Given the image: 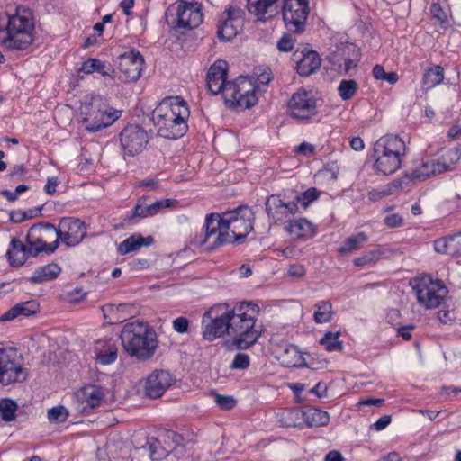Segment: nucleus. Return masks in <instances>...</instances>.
Here are the masks:
<instances>
[{
	"instance_id": "obj_7",
	"label": "nucleus",
	"mask_w": 461,
	"mask_h": 461,
	"mask_svg": "<svg viewBox=\"0 0 461 461\" xmlns=\"http://www.w3.org/2000/svg\"><path fill=\"white\" fill-rule=\"evenodd\" d=\"M225 104L235 110H244L254 106L258 98L255 95V84L246 77H239L228 82L223 89Z\"/></svg>"
},
{
	"instance_id": "obj_38",
	"label": "nucleus",
	"mask_w": 461,
	"mask_h": 461,
	"mask_svg": "<svg viewBox=\"0 0 461 461\" xmlns=\"http://www.w3.org/2000/svg\"><path fill=\"white\" fill-rule=\"evenodd\" d=\"M444 80L443 68L439 65L429 68L423 76L422 84L427 88H432Z\"/></svg>"
},
{
	"instance_id": "obj_23",
	"label": "nucleus",
	"mask_w": 461,
	"mask_h": 461,
	"mask_svg": "<svg viewBox=\"0 0 461 461\" xmlns=\"http://www.w3.org/2000/svg\"><path fill=\"white\" fill-rule=\"evenodd\" d=\"M450 166L440 159H430L422 162L420 167L414 169L411 173L406 174L405 176L412 181L421 182L431 176L439 175L448 170Z\"/></svg>"
},
{
	"instance_id": "obj_44",
	"label": "nucleus",
	"mask_w": 461,
	"mask_h": 461,
	"mask_svg": "<svg viewBox=\"0 0 461 461\" xmlns=\"http://www.w3.org/2000/svg\"><path fill=\"white\" fill-rule=\"evenodd\" d=\"M400 186L398 183H392L378 189H373L367 193L371 201H378L385 196L391 195Z\"/></svg>"
},
{
	"instance_id": "obj_29",
	"label": "nucleus",
	"mask_w": 461,
	"mask_h": 461,
	"mask_svg": "<svg viewBox=\"0 0 461 461\" xmlns=\"http://www.w3.org/2000/svg\"><path fill=\"white\" fill-rule=\"evenodd\" d=\"M285 230L294 239H308L315 232L313 224L305 218L286 221Z\"/></svg>"
},
{
	"instance_id": "obj_41",
	"label": "nucleus",
	"mask_w": 461,
	"mask_h": 461,
	"mask_svg": "<svg viewBox=\"0 0 461 461\" xmlns=\"http://www.w3.org/2000/svg\"><path fill=\"white\" fill-rule=\"evenodd\" d=\"M142 241L143 240L141 235L134 234L119 244L118 251L121 255H125L131 251H135L141 248Z\"/></svg>"
},
{
	"instance_id": "obj_15",
	"label": "nucleus",
	"mask_w": 461,
	"mask_h": 461,
	"mask_svg": "<svg viewBox=\"0 0 461 461\" xmlns=\"http://www.w3.org/2000/svg\"><path fill=\"white\" fill-rule=\"evenodd\" d=\"M288 109L293 118L303 121L310 120L317 113L316 99L311 92L299 89L291 96Z\"/></svg>"
},
{
	"instance_id": "obj_61",
	"label": "nucleus",
	"mask_w": 461,
	"mask_h": 461,
	"mask_svg": "<svg viewBox=\"0 0 461 461\" xmlns=\"http://www.w3.org/2000/svg\"><path fill=\"white\" fill-rule=\"evenodd\" d=\"M288 275L293 277H302L305 275V268L303 265L293 264L288 268Z\"/></svg>"
},
{
	"instance_id": "obj_1",
	"label": "nucleus",
	"mask_w": 461,
	"mask_h": 461,
	"mask_svg": "<svg viewBox=\"0 0 461 461\" xmlns=\"http://www.w3.org/2000/svg\"><path fill=\"white\" fill-rule=\"evenodd\" d=\"M254 219V212L248 206H240L222 215L209 213L201 233L191 243L208 251L226 244L241 243L252 231Z\"/></svg>"
},
{
	"instance_id": "obj_6",
	"label": "nucleus",
	"mask_w": 461,
	"mask_h": 461,
	"mask_svg": "<svg viewBox=\"0 0 461 461\" xmlns=\"http://www.w3.org/2000/svg\"><path fill=\"white\" fill-rule=\"evenodd\" d=\"M33 23L29 15L17 14L9 16L5 28L0 29V41L9 50H25L33 41Z\"/></svg>"
},
{
	"instance_id": "obj_49",
	"label": "nucleus",
	"mask_w": 461,
	"mask_h": 461,
	"mask_svg": "<svg viewBox=\"0 0 461 461\" xmlns=\"http://www.w3.org/2000/svg\"><path fill=\"white\" fill-rule=\"evenodd\" d=\"M372 73L375 79L384 80L390 84H395L399 79L397 73H395V72L387 73V72H385L384 68L381 65H375L373 68Z\"/></svg>"
},
{
	"instance_id": "obj_13",
	"label": "nucleus",
	"mask_w": 461,
	"mask_h": 461,
	"mask_svg": "<svg viewBox=\"0 0 461 461\" xmlns=\"http://www.w3.org/2000/svg\"><path fill=\"white\" fill-rule=\"evenodd\" d=\"M309 11V0H284L282 12L286 29L295 33L303 32Z\"/></svg>"
},
{
	"instance_id": "obj_47",
	"label": "nucleus",
	"mask_w": 461,
	"mask_h": 461,
	"mask_svg": "<svg viewBox=\"0 0 461 461\" xmlns=\"http://www.w3.org/2000/svg\"><path fill=\"white\" fill-rule=\"evenodd\" d=\"M319 196L317 189L311 187L303 193L297 194L294 198L295 203L301 204L303 208H307Z\"/></svg>"
},
{
	"instance_id": "obj_24",
	"label": "nucleus",
	"mask_w": 461,
	"mask_h": 461,
	"mask_svg": "<svg viewBox=\"0 0 461 461\" xmlns=\"http://www.w3.org/2000/svg\"><path fill=\"white\" fill-rule=\"evenodd\" d=\"M118 117L117 112L107 113L98 108L90 112L84 118L83 123L88 131L95 132L113 124Z\"/></svg>"
},
{
	"instance_id": "obj_18",
	"label": "nucleus",
	"mask_w": 461,
	"mask_h": 461,
	"mask_svg": "<svg viewBox=\"0 0 461 461\" xmlns=\"http://www.w3.org/2000/svg\"><path fill=\"white\" fill-rule=\"evenodd\" d=\"M172 376L166 370H155L146 379L145 395L150 399L161 397L172 384Z\"/></svg>"
},
{
	"instance_id": "obj_22",
	"label": "nucleus",
	"mask_w": 461,
	"mask_h": 461,
	"mask_svg": "<svg viewBox=\"0 0 461 461\" xmlns=\"http://www.w3.org/2000/svg\"><path fill=\"white\" fill-rule=\"evenodd\" d=\"M227 68L228 65L224 60H216L209 68L207 73V86L209 91L217 95L219 93L223 94V89L228 84L227 78Z\"/></svg>"
},
{
	"instance_id": "obj_45",
	"label": "nucleus",
	"mask_w": 461,
	"mask_h": 461,
	"mask_svg": "<svg viewBox=\"0 0 461 461\" xmlns=\"http://www.w3.org/2000/svg\"><path fill=\"white\" fill-rule=\"evenodd\" d=\"M339 333L326 332L321 339L320 343L325 347L328 351H340L342 343L339 340Z\"/></svg>"
},
{
	"instance_id": "obj_42",
	"label": "nucleus",
	"mask_w": 461,
	"mask_h": 461,
	"mask_svg": "<svg viewBox=\"0 0 461 461\" xmlns=\"http://www.w3.org/2000/svg\"><path fill=\"white\" fill-rule=\"evenodd\" d=\"M343 53L345 54L348 52V54H351V57H348L344 59V70L347 74H349V72L354 69L359 60H360V54L359 50L354 46V45H348L346 46L342 50Z\"/></svg>"
},
{
	"instance_id": "obj_16",
	"label": "nucleus",
	"mask_w": 461,
	"mask_h": 461,
	"mask_svg": "<svg viewBox=\"0 0 461 461\" xmlns=\"http://www.w3.org/2000/svg\"><path fill=\"white\" fill-rule=\"evenodd\" d=\"M149 142V135L139 125H128L120 134V143L126 155L140 153Z\"/></svg>"
},
{
	"instance_id": "obj_14",
	"label": "nucleus",
	"mask_w": 461,
	"mask_h": 461,
	"mask_svg": "<svg viewBox=\"0 0 461 461\" xmlns=\"http://www.w3.org/2000/svg\"><path fill=\"white\" fill-rule=\"evenodd\" d=\"M144 59L136 50H130L119 56L118 78L125 83L138 80L141 75Z\"/></svg>"
},
{
	"instance_id": "obj_36",
	"label": "nucleus",
	"mask_w": 461,
	"mask_h": 461,
	"mask_svg": "<svg viewBox=\"0 0 461 461\" xmlns=\"http://www.w3.org/2000/svg\"><path fill=\"white\" fill-rule=\"evenodd\" d=\"M279 421L285 427H299L303 423V411L285 409L279 413Z\"/></svg>"
},
{
	"instance_id": "obj_34",
	"label": "nucleus",
	"mask_w": 461,
	"mask_h": 461,
	"mask_svg": "<svg viewBox=\"0 0 461 461\" xmlns=\"http://www.w3.org/2000/svg\"><path fill=\"white\" fill-rule=\"evenodd\" d=\"M330 416L327 411L315 407H307L303 410V422L308 427L324 426L329 422Z\"/></svg>"
},
{
	"instance_id": "obj_56",
	"label": "nucleus",
	"mask_w": 461,
	"mask_h": 461,
	"mask_svg": "<svg viewBox=\"0 0 461 461\" xmlns=\"http://www.w3.org/2000/svg\"><path fill=\"white\" fill-rule=\"evenodd\" d=\"M294 39L288 33L283 35V37L277 42V48L280 51L288 52L294 49Z\"/></svg>"
},
{
	"instance_id": "obj_17",
	"label": "nucleus",
	"mask_w": 461,
	"mask_h": 461,
	"mask_svg": "<svg viewBox=\"0 0 461 461\" xmlns=\"http://www.w3.org/2000/svg\"><path fill=\"white\" fill-rule=\"evenodd\" d=\"M86 234L85 223L79 219L62 218L58 227V240L68 247L78 245Z\"/></svg>"
},
{
	"instance_id": "obj_8",
	"label": "nucleus",
	"mask_w": 461,
	"mask_h": 461,
	"mask_svg": "<svg viewBox=\"0 0 461 461\" xmlns=\"http://www.w3.org/2000/svg\"><path fill=\"white\" fill-rule=\"evenodd\" d=\"M417 300L427 309L441 305L447 294V288L440 280H433L429 276H422L411 281Z\"/></svg>"
},
{
	"instance_id": "obj_33",
	"label": "nucleus",
	"mask_w": 461,
	"mask_h": 461,
	"mask_svg": "<svg viewBox=\"0 0 461 461\" xmlns=\"http://www.w3.org/2000/svg\"><path fill=\"white\" fill-rule=\"evenodd\" d=\"M60 272L61 268L59 265L50 263L38 267L30 277V281L33 284H42L57 278Z\"/></svg>"
},
{
	"instance_id": "obj_20",
	"label": "nucleus",
	"mask_w": 461,
	"mask_h": 461,
	"mask_svg": "<svg viewBox=\"0 0 461 461\" xmlns=\"http://www.w3.org/2000/svg\"><path fill=\"white\" fill-rule=\"evenodd\" d=\"M298 211L295 202L285 203L279 195H270L266 202V212L275 222L285 221Z\"/></svg>"
},
{
	"instance_id": "obj_25",
	"label": "nucleus",
	"mask_w": 461,
	"mask_h": 461,
	"mask_svg": "<svg viewBox=\"0 0 461 461\" xmlns=\"http://www.w3.org/2000/svg\"><path fill=\"white\" fill-rule=\"evenodd\" d=\"M94 352L95 360L101 365L113 363L118 355L116 341L113 339H102L95 342Z\"/></svg>"
},
{
	"instance_id": "obj_26",
	"label": "nucleus",
	"mask_w": 461,
	"mask_h": 461,
	"mask_svg": "<svg viewBox=\"0 0 461 461\" xmlns=\"http://www.w3.org/2000/svg\"><path fill=\"white\" fill-rule=\"evenodd\" d=\"M76 397L82 404L83 410L94 409L99 406L104 400V392L101 386L86 384L76 393Z\"/></svg>"
},
{
	"instance_id": "obj_57",
	"label": "nucleus",
	"mask_w": 461,
	"mask_h": 461,
	"mask_svg": "<svg viewBox=\"0 0 461 461\" xmlns=\"http://www.w3.org/2000/svg\"><path fill=\"white\" fill-rule=\"evenodd\" d=\"M147 445L149 449L151 459L152 460H161L162 458L155 457V456L157 455L156 452H158V450H159L160 447H163V444H162L161 440H159V438L158 436L149 438L147 441Z\"/></svg>"
},
{
	"instance_id": "obj_9",
	"label": "nucleus",
	"mask_w": 461,
	"mask_h": 461,
	"mask_svg": "<svg viewBox=\"0 0 461 461\" xmlns=\"http://www.w3.org/2000/svg\"><path fill=\"white\" fill-rule=\"evenodd\" d=\"M26 243L32 249V257L41 252L53 253L59 246L58 228L51 223L33 224L28 230Z\"/></svg>"
},
{
	"instance_id": "obj_19",
	"label": "nucleus",
	"mask_w": 461,
	"mask_h": 461,
	"mask_svg": "<svg viewBox=\"0 0 461 461\" xmlns=\"http://www.w3.org/2000/svg\"><path fill=\"white\" fill-rule=\"evenodd\" d=\"M292 59L295 63V68L301 77H308L313 74L320 68L321 63L320 55L316 51L307 49L295 50L293 53Z\"/></svg>"
},
{
	"instance_id": "obj_5",
	"label": "nucleus",
	"mask_w": 461,
	"mask_h": 461,
	"mask_svg": "<svg viewBox=\"0 0 461 461\" xmlns=\"http://www.w3.org/2000/svg\"><path fill=\"white\" fill-rule=\"evenodd\" d=\"M405 154V142L398 135L383 136L374 145V168L383 175H392L401 167Z\"/></svg>"
},
{
	"instance_id": "obj_4",
	"label": "nucleus",
	"mask_w": 461,
	"mask_h": 461,
	"mask_svg": "<svg viewBox=\"0 0 461 461\" xmlns=\"http://www.w3.org/2000/svg\"><path fill=\"white\" fill-rule=\"evenodd\" d=\"M121 340L124 351L139 360L149 359L158 348L155 330L143 321H131L123 325Z\"/></svg>"
},
{
	"instance_id": "obj_39",
	"label": "nucleus",
	"mask_w": 461,
	"mask_h": 461,
	"mask_svg": "<svg viewBox=\"0 0 461 461\" xmlns=\"http://www.w3.org/2000/svg\"><path fill=\"white\" fill-rule=\"evenodd\" d=\"M367 240V235L364 232H358L356 235L348 237L339 248L340 253H353L358 250Z\"/></svg>"
},
{
	"instance_id": "obj_12",
	"label": "nucleus",
	"mask_w": 461,
	"mask_h": 461,
	"mask_svg": "<svg viewBox=\"0 0 461 461\" xmlns=\"http://www.w3.org/2000/svg\"><path fill=\"white\" fill-rule=\"evenodd\" d=\"M27 375L17 351L14 348H0V384L7 385L22 383Z\"/></svg>"
},
{
	"instance_id": "obj_55",
	"label": "nucleus",
	"mask_w": 461,
	"mask_h": 461,
	"mask_svg": "<svg viewBox=\"0 0 461 461\" xmlns=\"http://www.w3.org/2000/svg\"><path fill=\"white\" fill-rule=\"evenodd\" d=\"M98 66H100V59H88L82 63L78 72H82L84 74H91L93 72H96Z\"/></svg>"
},
{
	"instance_id": "obj_3",
	"label": "nucleus",
	"mask_w": 461,
	"mask_h": 461,
	"mask_svg": "<svg viewBox=\"0 0 461 461\" xmlns=\"http://www.w3.org/2000/svg\"><path fill=\"white\" fill-rule=\"evenodd\" d=\"M259 307L253 303L242 302L230 311L229 336L233 338V345L240 350L253 346L260 332L255 329L256 317Z\"/></svg>"
},
{
	"instance_id": "obj_31",
	"label": "nucleus",
	"mask_w": 461,
	"mask_h": 461,
	"mask_svg": "<svg viewBox=\"0 0 461 461\" xmlns=\"http://www.w3.org/2000/svg\"><path fill=\"white\" fill-rule=\"evenodd\" d=\"M39 307L38 303L34 300L16 303L1 316L0 321H13L20 316L34 315L39 312Z\"/></svg>"
},
{
	"instance_id": "obj_63",
	"label": "nucleus",
	"mask_w": 461,
	"mask_h": 461,
	"mask_svg": "<svg viewBox=\"0 0 461 461\" xmlns=\"http://www.w3.org/2000/svg\"><path fill=\"white\" fill-rule=\"evenodd\" d=\"M59 184L58 177H49L44 186V190L48 194H53L56 192V187Z\"/></svg>"
},
{
	"instance_id": "obj_50",
	"label": "nucleus",
	"mask_w": 461,
	"mask_h": 461,
	"mask_svg": "<svg viewBox=\"0 0 461 461\" xmlns=\"http://www.w3.org/2000/svg\"><path fill=\"white\" fill-rule=\"evenodd\" d=\"M68 411L64 406H57L48 411V419L50 422L62 423L67 420Z\"/></svg>"
},
{
	"instance_id": "obj_28",
	"label": "nucleus",
	"mask_w": 461,
	"mask_h": 461,
	"mask_svg": "<svg viewBox=\"0 0 461 461\" xmlns=\"http://www.w3.org/2000/svg\"><path fill=\"white\" fill-rule=\"evenodd\" d=\"M278 0H248V11L260 21L273 17L277 13Z\"/></svg>"
},
{
	"instance_id": "obj_40",
	"label": "nucleus",
	"mask_w": 461,
	"mask_h": 461,
	"mask_svg": "<svg viewBox=\"0 0 461 461\" xmlns=\"http://www.w3.org/2000/svg\"><path fill=\"white\" fill-rule=\"evenodd\" d=\"M242 26H237L236 23H231L230 20L222 17L221 23L218 27V36L223 41H230L235 37L239 30Z\"/></svg>"
},
{
	"instance_id": "obj_54",
	"label": "nucleus",
	"mask_w": 461,
	"mask_h": 461,
	"mask_svg": "<svg viewBox=\"0 0 461 461\" xmlns=\"http://www.w3.org/2000/svg\"><path fill=\"white\" fill-rule=\"evenodd\" d=\"M190 322L187 318L181 316L172 321L173 330L179 333L185 334L188 332Z\"/></svg>"
},
{
	"instance_id": "obj_52",
	"label": "nucleus",
	"mask_w": 461,
	"mask_h": 461,
	"mask_svg": "<svg viewBox=\"0 0 461 461\" xmlns=\"http://www.w3.org/2000/svg\"><path fill=\"white\" fill-rule=\"evenodd\" d=\"M380 258V252L378 250H371L365 253L359 258L354 259V264L357 267H364L366 265L375 263Z\"/></svg>"
},
{
	"instance_id": "obj_2",
	"label": "nucleus",
	"mask_w": 461,
	"mask_h": 461,
	"mask_svg": "<svg viewBox=\"0 0 461 461\" xmlns=\"http://www.w3.org/2000/svg\"><path fill=\"white\" fill-rule=\"evenodd\" d=\"M190 110L181 96L164 98L152 113L158 134L166 139L176 140L185 134Z\"/></svg>"
},
{
	"instance_id": "obj_10",
	"label": "nucleus",
	"mask_w": 461,
	"mask_h": 461,
	"mask_svg": "<svg viewBox=\"0 0 461 461\" xmlns=\"http://www.w3.org/2000/svg\"><path fill=\"white\" fill-rule=\"evenodd\" d=\"M166 18L175 29L191 30L202 23L203 14L197 3L180 1L176 5L168 7Z\"/></svg>"
},
{
	"instance_id": "obj_37",
	"label": "nucleus",
	"mask_w": 461,
	"mask_h": 461,
	"mask_svg": "<svg viewBox=\"0 0 461 461\" xmlns=\"http://www.w3.org/2000/svg\"><path fill=\"white\" fill-rule=\"evenodd\" d=\"M332 304L329 301H320L314 305L313 320L316 323L330 322L332 319Z\"/></svg>"
},
{
	"instance_id": "obj_11",
	"label": "nucleus",
	"mask_w": 461,
	"mask_h": 461,
	"mask_svg": "<svg viewBox=\"0 0 461 461\" xmlns=\"http://www.w3.org/2000/svg\"><path fill=\"white\" fill-rule=\"evenodd\" d=\"M218 310L224 311L219 315L215 314V309L212 308L207 311L203 317V338L207 341H213L217 338L229 336L230 331V319L231 309L228 304H220Z\"/></svg>"
},
{
	"instance_id": "obj_51",
	"label": "nucleus",
	"mask_w": 461,
	"mask_h": 461,
	"mask_svg": "<svg viewBox=\"0 0 461 461\" xmlns=\"http://www.w3.org/2000/svg\"><path fill=\"white\" fill-rule=\"evenodd\" d=\"M244 11L237 6H230L227 9L222 17L230 20L231 23H236L237 26H242L244 22Z\"/></svg>"
},
{
	"instance_id": "obj_62",
	"label": "nucleus",
	"mask_w": 461,
	"mask_h": 461,
	"mask_svg": "<svg viewBox=\"0 0 461 461\" xmlns=\"http://www.w3.org/2000/svg\"><path fill=\"white\" fill-rule=\"evenodd\" d=\"M314 150H315V148L313 145L308 143V142H303L301 143L295 149V151L298 153V154H302V155H305V156H308V155H312L314 153Z\"/></svg>"
},
{
	"instance_id": "obj_43",
	"label": "nucleus",
	"mask_w": 461,
	"mask_h": 461,
	"mask_svg": "<svg viewBox=\"0 0 461 461\" xmlns=\"http://www.w3.org/2000/svg\"><path fill=\"white\" fill-rule=\"evenodd\" d=\"M17 408L16 402L11 399L0 400V415L5 421H11L15 419Z\"/></svg>"
},
{
	"instance_id": "obj_21",
	"label": "nucleus",
	"mask_w": 461,
	"mask_h": 461,
	"mask_svg": "<svg viewBox=\"0 0 461 461\" xmlns=\"http://www.w3.org/2000/svg\"><path fill=\"white\" fill-rule=\"evenodd\" d=\"M149 196H141L133 210V214L139 218H148L157 215L162 209L172 207L176 203L175 199H162L156 200L152 203H148Z\"/></svg>"
},
{
	"instance_id": "obj_58",
	"label": "nucleus",
	"mask_w": 461,
	"mask_h": 461,
	"mask_svg": "<svg viewBox=\"0 0 461 461\" xmlns=\"http://www.w3.org/2000/svg\"><path fill=\"white\" fill-rule=\"evenodd\" d=\"M215 402L223 410H230L235 405V400L231 396L217 394Z\"/></svg>"
},
{
	"instance_id": "obj_53",
	"label": "nucleus",
	"mask_w": 461,
	"mask_h": 461,
	"mask_svg": "<svg viewBox=\"0 0 461 461\" xmlns=\"http://www.w3.org/2000/svg\"><path fill=\"white\" fill-rule=\"evenodd\" d=\"M250 358L247 354L238 353L230 365L232 369L245 370L249 366Z\"/></svg>"
},
{
	"instance_id": "obj_35",
	"label": "nucleus",
	"mask_w": 461,
	"mask_h": 461,
	"mask_svg": "<svg viewBox=\"0 0 461 461\" xmlns=\"http://www.w3.org/2000/svg\"><path fill=\"white\" fill-rule=\"evenodd\" d=\"M459 245H461V232L434 241L435 251L440 254H455Z\"/></svg>"
},
{
	"instance_id": "obj_60",
	"label": "nucleus",
	"mask_w": 461,
	"mask_h": 461,
	"mask_svg": "<svg viewBox=\"0 0 461 461\" xmlns=\"http://www.w3.org/2000/svg\"><path fill=\"white\" fill-rule=\"evenodd\" d=\"M391 420L392 417L390 415H384L372 425V428L380 431L385 429L390 424Z\"/></svg>"
},
{
	"instance_id": "obj_27",
	"label": "nucleus",
	"mask_w": 461,
	"mask_h": 461,
	"mask_svg": "<svg viewBox=\"0 0 461 461\" xmlns=\"http://www.w3.org/2000/svg\"><path fill=\"white\" fill-rule=\"evenodd\" d=\"M157 436L159 438V440H161L163 447H160L159 450L156 452V458L167 457L168 454L173 452L177 447H181L184 440L180 434L167 429H158Z\"/></svg>"
},
{
	"instance_id": "obj_59",
	"label": "nucleus",
	"mask_w": 461,
	"mask_h": 461,
	"mask_svg": "<svg viewBox=\"0 0 461 461\" xmlns=\"http://www.w3.org/2000/svg\"><path fill=\"white\" fill-rule=\"evenodd\" d=\"M403 220L399 214H390L384 218V223L390 228L400 227L402 225Z\"/></svg>"
},
{
	"instance_id": "obj_46",
	"label": "nucleus",
	"mask_w": 461,
	"mask_h": 461,
	"mask_svg": "<svg viewBox=\"0 0 461 461\" xmlns=\"http://www.w3.org/2000/svg\"><path fill=\"white\" fill-rule=\"evenodd\" d=\"M357 90L355 80H342L338 87L339 95L343 100L351 99Z\"/></svg>"
},
{
	"instance_id": "obj_32",
	"label": "nucleus",
	"mask_w": 461,
	"mask_h": 461,
	"mask_svg": "<svg viewBox=\"0 0 461 461\" xmlns=\"http://www.w3.org/2000/svg\"><path fill=\"white\" fill-rule=\"evenodd\" d=\"M278 359L282 366L285 367L300 366L303 358L298 348L294 345H285L282 348L278 355Z\"/></svg>"
},
{
	"instance_id": "obj_30",
	"label": "nucleus",
	"mask_w": 461,
	"mask_h": 461,
	"mask_svg": "<svg viewBox=\"0 0 461 461\" xmlns=\"http://www.w3.org/2000/svg\"><path fill=\"white\" fill-rule=\"evenodd\" d=\"M11 249L6 252V256L10 263L14 267H20L23 265L29 256L32 257V249L31 246L24 245L18 239H12L10 242Z\"/></svg>"
},
{
	"instance_id": "obj_64",
	"label": "nucleus",
	"mask_w": 461,
	"mask_h": 461,
	"mask_svg": "<svg viewBox=\"0 0 461 461\" xmlns=\"http://www.w3.org/2000/svg\"><path fill=\"white\" fill-rule=\"evenodd\" d=\"M325 461H344V458L340 452L337 450L330 451L324 458Z\"/></svg>"
},
{
	"instance_id": "obj_48",
	"label": "nucleus",
	"mask_w": 461,
	"mask_h": 461,
	"mask_svg": "<svg viewBox=\"0 0 461 461\" xmlns=\"http://www.w3.org/2000/svg\"><path fill=\"white\" fill-rule=\"evenodd\" d=\"M257 86H267L273 79L272 71L268 67H258L254 70Z\"/></svg>"
}]
</instances>
